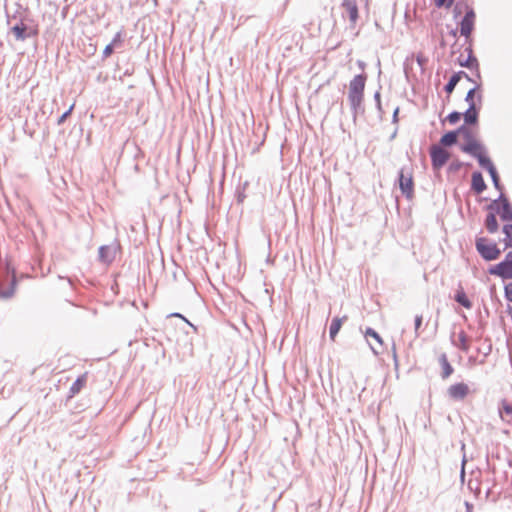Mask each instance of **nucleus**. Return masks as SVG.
<instances>
[{
	"instance_id": "nucleus-18",
	"label": "nucleus",
	"mask_w": 512,
	"mask_h": 512,
	"mask_svg": "<svg viewBox=\"0 0 512 512\" xmlns=\"http://www.w3.org/2000/svg\"><path fill=\"white\" fill-rule=\"evenodd\" d=\"M454 300L462 307L466 309H470L472 307V302L465 293V291L460 288L456 291L454 295Z\"/></svg>"
},
{
	"instance_id": "nucleus-39",
	"label": "nucleus",
	"mask_w": 512,
	"mask_h": 512,
	"mask_svg": "<svg viewBox=\"0 0 512 512\" xmlns=\"http://www.w3.org/2000/svg\"><path fill=\"white\" fill-rule=\"evenodd\" d=\"M459 167H460V165H455V166H454L453 164H450L449 169H450V171H452V170H458V169H459Z\"/></svg>"
},
{
	"instance_id": "nucleus-13",
	"label": "nucleus",
	"mask_w": 512,
	"mask_h": 512,
	"mask_svg": "<svg viewBox=\"0 0 512 512\" xmlns=\"http://www.w3.org/2000/svg\"><path fill=\"white\" fill-rule=\"evenodd\" d=\"M344 13L349 17L352 24H355L358 19V6L356 0H344L341 4Z\"/></svg>"
},
{
	"instance_id": "nucleus-26",
	"label": "nucleus",
	"mask_w": 512,
	"mask_h": 512,
	"mask_svg": "<svg viewBox=\"0 0 512 512\" xmlns=\"http://www.w3.org/2000/svg\"><path fill=\"white\" fill-rule=\"evenodd\" d=\"M499 413L502 419H505L504 415L512 417V403L507 400H502L501 407H499Z\"/></svg>"
},
{
	"instance_id": "nucleus-2",
	"label": "nucleus",
	"mask_w": 512,
	"mask_h": 512,
	"mask_svg": "<svg viewBox=\"0 0 512 512\" xmlns=\"http://www.w3.org/2000/svg\"><path fill=\"white\" fill-rule=\"evenodd\" d=\"M366 79L365 74H360L356 75L349 83L348 97L354 108L358 107L363 100Z\"/></svg>"
},
{
	"instance_id": "nucleus-38",
	"label": "nucleus",
	"mask_w": 512,
	"mask_h": 512,
	"mask_svg": "<svg viewBox=\"0 0 512 512\" xmlns=\"http://www.w3.org/2000/svg\"><path fill=\"white\" fill-rule=\"evenodd\" d=\"M434 2L438 7H441L445 4L446 0H434Z\"/></svg>"
},
{
	"instance_id": "nucleus-30",
	"label": "nucleus",
	"mask_w": 512,
	"mask_h": 512,
	"mask_svg": "<svg viewBox=\"0 0 512 512\" xmlns=\"http://www.w3.org/2000/svg\"><path fill=\"white\" fill-rule=\"evenodd\" d=\"M462 117H463V114L461 112H458V111L450 112V115H449L450 125L456 124L457 122H459L461 120Z\"/></svg>"
},
{
	"instance_id": "nucleus-23",
	"label": "nucleus",
	"mask_w": 512,
	"mask_h": 512,
	"mask_svg": "<svg viewBox=\"0 0 512 512\" xmlns=\"http://www.w3.org/2000/svg\"><path fill=\"white\" fill-rule=\"evenodd\" d=\"M99 258L104 263H110L113 260V251L109 246H102L99 249Z\"/></svg>"
},
{
	"instance_id": "nucleus-25",
	"label": "nucleus",
	"mask_w": 512,
	"mask_h": 512,
	"mask_svg": "<svg viewBox=\"0 0 512 512\" xmlns=\"http://www.w3.org/2000/svg\"><path fill=\"white\" fill-rule=\"evenodd\" d=\"M450 340L451 342L456 345V346H459L462 350L464 351H467L469 346H468V340H467V337L466 335L464 334V332H461L459 335H458V342L453 339L452 337H450Z\"/></svg>"
},
{
	"instance_id": "nucleus-43",
	"label": "nucleus",
	"mask_w": 512,
	"mask_h": 512,
	"mask_svg": "<svg viewBox=\"0 0 512 512\" xmlns=\"http://www.w3.org/2000/svg\"><path fill=\"white\" fill-rule=\"evenodd\" d=\"M449 373H450V375L453 373V368H452V366H451V365H450Z\"/></svg>"
},
{
	"instance_id": "nucleus-27",
	"label": "nucleus",
	"mask_w": 512,
	"mask_h": 512,
	"mask_svg": "<svg viewBox=\"0 0 512 512\" xmlns=\"http://www.w3.org/2000/svg\"><path fill=\"white\" fill-rule=\"evenodd\" d=\"M489 175L491 177V180H492V183H493L495 189L500 191V193L503 192L504 187L501 184L497 169H494L491 172H489Z\"/></svg>"
},
{
	"instance_id": "nucleus-16",
	"label": "nucleus",
	"mask_w": 512,
	"mask_h": 512,
	"mask_svg": "<svg viewBox=\"0 0 512 512\" xmlns=\"http://www.w3.org/2000/svg\"><path fill=\"white\" fill-rule=\"evenodd\" d=\"M87 382V373L82 374L80 377L76 379V381L70 387L69 398L74 397L78 394L86 385Z\"/></svg>"
},
{
	"instance_id": "nucleus-36",
	"label": "nucleus",
	"mask_w": 512,
	"mask_h": 512,
	"mask_svg": "<svg viewBox=\"0 0 512 512\" xmlns=\"http://www.w3.org/2000/svg\"><path fill=\"white\" fill-rule=\"evenodd\" d=\"M122 42V35L120 32H118L115 37L113 38L111 44H113L114 46H117L119 45L120 43Z\"/></svg>"
},
{
	"instance_id": "nucleus-41",
	"label": "nucleus",
	"mask_w": 512,
	"mask_h": 512,
	"mask_svg": "<svg viewBox=\"0 0 512 512\" xmlns=\"http://www.w3.org/2000/svg\"><path fill=\"white\" fill-rule=\"evenodd\" d=\"M443 89L448 93V84L444 85Z\"/></svg>"
},
{
	"instance_id": "nucleus-1",
	"label": "nucleus",
	"mask_w": 512,
	"mask_h": 512,
	"mask_svg": "<svg viewBox=\"0 0 512 512\" xmlns=\"http://www.w3.org/2000/svg\"><path fill=\"white\" fill-rule=\"evenodd\" d=\"M463 10L465 11V14L460 21V33L465 37V44H469L471 43L470 34L474 29L475 12L474 9L467 4V2L462 0L457 2L453 8L454 18L456 19L459 15H461Z\"/></svg>"
},
{
	"instance_id": "nucleus-34",
	"label": "nucleus",
	"mask_w": 512,
	"mask_h": 512,
	"mask_svg": "<svg viewBox=\"0 0 512 512\" xmlns=\"http://www.w3.org/2000/svg\"><path fill=\"white\" fill-rule=\"evenodd\" d=\"M114 47H115V46H114L113 44H111V43H110V44H108V45L104 48V50H103V56H104V58H108L109 56H111V55H112Z\"/></svg>"
},
{
	"instance_id": "nucleus-42",
	"label": "nucleus",
	"mask_w": 512,
	"mask_h": 512,
	"mask_svg": "<svg viewBox=\"0 0 512 512\" xmlns=\"http://www.w3.org/2000/svg\"><path fill=\"white\" fill-rule=\"evenodd\" d=\"M455 0H450V8L452 7V5L454 4Z\"/></svg>"
},
{
	"instance_id": "nucleus-15",
	"label": "nucleus",
	"mask_w": 512,
	"mask_h": 512,
	"mask_svg": "<svg viewBox=\"0 0 512 512\" xmlns=\"http://www.w3.org/2000/svg\"><path fill=\"white\" fill-rule=\"evenodd\" d=\"M464 118V124L476 125L478 123L479 113L475 107V103H470V107L462 113Z\"/></svg>"
},
{
	"instance_id": "nucleus-3",
	"label": "nucleus",
	"mask_w": 512,
	"mask_h": 512,
	"mask_svg": "<svg viewBox=\"0 0 512 512\" xmlns=\"http://www.w3.org/2000/svg\"><path fill=\"white\" fill-rule=\"evenodd\" d=\"M465 153L475 158L480 167L485 169L488 173L496 169L492 160L487 155L486 149L482 143L466 146Z\"/></svg>"
},
{
	"instance_id": "nucleus-14",
	"label": "nucleus",
	"mask_w": 512,
	"mask_h": 512,
	"mask_svg": "<svg viewBox=\"0 0 512 512\" xmlns=\"http://www.w3.org/2000/svg\"><path fill=\"white\" fill-rule=\"evenodd\" d=\"M487 189L486 182L480 171H474L471 178V190L476 194H481Z\"/></svg>"
},
{
	"instance_id": "nucleus-8",
	"label": "nucleus",
	"mask_w": 512,
	"mask_h": 512,
	"mask_svg": "<svg viewBox=\"0 0 512 512\" xmlns=\"http://www.w3.org/2000/svg\"><path fill=\"white\" fill-rule=\"evenodd\" d=\"M465 51L468 53L467 57L464 59L463 58V55H460L458 58H457V63L461 66V67H465V68H468L470 70L472 69H475L476 72H477V77H480V72H479V63H478V60L477 58L474 56L473 54V50H472V46H471V43H469L466 48H465Z\"/></svg>"
},
{
	"instance_id": "nucleus-28",
	"label": "nucleus",
	"mask_w": 512,
	"mask_h": 512,
	"mask_svg": "<svg viewBox=\"0 0 512 512\" xmlns=\"http://www.w3.org/2000/svg\"><path fill=\"white\" fill-rule=\"evenodd\" d=\"M501 205V201L499 200V197L495 200H493L490 204H488L486 206V209L489 211V212H493L495 213V215L498 213L499 211V206Z\"/></svg>"
},
{
	"instance_id": "nucleus-7",
	"label": "nucleus",
	"mask_w": 512,
	"mask_h": 512,
	"mask_svg": "<svg viewBox=\"0 0 512 512\" xmlns=\"http://www.w3.org/2000/svg\"><path fill=\"white\" fill-rule=\"evenodd\" d=\"M399 186L407 198H412L414 193L413 171L410 167H403L399 174Z\"/></svg>"
},
{
	"instance_id": "nucleus-4",
	"label": "nucleus",
	"mask_w": 512,
	"mask_h": 512,
	"mask_svg": "<svg viewBox=\"0 0 512 512\" xmlns=\"http://www.w3.org/2000/svg\"><path fill=\"white\" fill-rule=\"evenodd\" d=\"M475 248L478 254L485 261H493L499 258L501 250L495 242L488 243L485 237H478L475 240Z\"/></svg>"
},
{
	"instance_id": "nucleus-12",
	"label": "nucleus",
	"mask_w": 512,
	"mask_h": 512,
	"mask_svg": "<svg viewBox=\"0 0 512 512\" xmlns=\"http://www.w3.org/2000/svg\"><path fill=\"white\" fill-rule=\"evenodd\" d=\"M365 337L374 353H378L383 348V340L381 336L372 328H367Z\"/></svg>"
},
{
	"instance_id": "nucleus-31",
	"label": "nucleus",
	"mask_w": 512,
	"mask_h": 512,
	"mask_svg": "<svg viewBox=\"0 0 512 512\" xmlns=\"http://www.w3.org/2000/svg\"><path fill=\"white\" fill-rule=\"evenodd\" d=\"M459 136H460V134H459V132H457V129L450 130V134H449L450 147L457 145V144L459 145V143H458Z\"/></svg>"
},
{
	"instance_id": "nucleus-19",
	"label": "nucleus",
	"mask_w": 512,
	"mask_h": 512,
	"mask_svg": "<svg viewBox=\"0 0 512 512\" xmlns=\"http://www.w3.org/2000/svg\"><path fill=\"white\" fill-rule=\"evenodd\" d=\"M344 320H347L346 316H344L343 318L335 317V318L332 319V322H331V325H330V329H329V335H330V339L332 341L335 340L338 332L340 331V329L342 327V324H343Z\"/></svg>"
},
{
	"instance_id": "nucleus-17",
	"label": "nucleus",
	"mask_w": 512,
	"mask_h": 512,
	"mask_svg": "<svg viewBox=\"0 0 512 512\" xmlns=\"http://www.w3.org/2000/svg\"><path fill=\"white\" fill-rule=\"evenodd\" d=\"M484 225H485L487 231L489 233H491V234H494V233H496L498 231L499 224H498V221H497L495 213L489 212L486 215V218H485V221H484Z\"/></svg>"
},
{
	"instance_id": "nucleus-29",
	"label": "nucleus",
	"mask_w": 512,
	"mask_h": 512,
	"mask_svg": "<svg viewBox=\"0 0 512 512\" xmlns=\"http://www.w3.org/2000/svg\"><path fill=\"white\" fill-rule=\"evenodd\" d=\"M479 88V85H475L473 88H471L465 97V101L468 103V107H470V103H475L474 101V94L475 91Z\"/></svg>"
},
{
	"instance_id": "nucleus-33",
	"label": "nucleus",
	"mask_w": 512,
	"mask_h": 512,
	"mask_svg": "<svg viewBox=\"0 0 512 512\" xmlns=\"http://www.w3.org/2000/svg\"><path fill=\"white\" fill-rule=\"evenodd\" d=\"M440 363L442 365V375L445 378L446 376H448V362L446 360L445 354L441 356Z\"/></svg>"
},
{
	"instance_id": "nucleus-24",
	"label": "nucleus",
	"mask_w": 512,
	"mask_h": 512,
	"mask_svg": "<svg viewBox=\"0 0 512 512\" xmlns=\"http://www.w3.org/2000/svg\"><path fill=\"white\" fill-rule=\"evenodd\" d=\"M502 232L505 235L504 244L506 248H512V224L507 223L503 225Z\"/></svg>"
},
{
	"instance_id": "nucleus-35",
	"label": "nucleus",
	"mask_w": 512,
	"mask_h": 512,
	"mask_svg": "<svg viewBox=\"0 0 512 512\" xmlns=\"http://www.w3.org/2000/svg\"><path fill=\"white\" fill-rule=\"evenodd\" d=\"M74 109V104H72L70 106V108L68 109V111H66L58 120V124H62L66 118L71 114L72 110Z\"/></svg>"
},
{
	"instance_id": "nucleus-11",
	"label": "nucleus",
	"mask_w": 512,
	"mask_h": 512,
	"mask_svg": "<svg viewBox=\"0 0 512 512\" xmlns=\"http://www.w3.org/2000/svg\"><path fill=\"white\" fill-rule=\"evenodd\" d=\"M470 393L469 386L464 382L450 385V398L456 401L464 400Z\"/></svg>"
},
{
	"instance_id": "nucleus-6",
	"label": "nucleus",
	"mask_w": 512,
	"mask_h": 512,
	"mask_svg": "<svg viewBox=\"0 0 512 512\" xmlns=\"http://www.w3.org/2000/svg\"><path fill=\"white\" fill-rule=\"evenodd\" d=\"M488 273L504 280L512 279V251H509L501 262L490 266Z\"/></svg>"
},
{
	"instance_id": "nucleus-40",
	"label": "nucleus",
	"mask_w": 512,
	"mask_h": 512,
	"mask_svg": "<svg viewBox=\"0 0 512 512\" xmlns=\"http://www.w3.org/2000/svg\"><path fill=\"white\" fill-rule=\"evenodd\" d=\"M449 34H450V36H452V37H456L457 30L450 29Z\"/></svg>"
},
{
	"instance_id": "nucleus-37",
	"label": "nucleus",
	"mask_w": 512,
	"mask_h": 512,
	"mask_svg": "<svg viewBox=\"0 0 512 512\" xmlns=\"http://www.w3.org/2000/svg\"><path fill=\"white\" fill-rule=\"evenodd\" d=\"M421 324H422V316H416V318H415L416 330L420 328Z\"/></svg>"
},
{
	"instance_id": "nucleus-22",
	"label": "nucleus",
	"mask_w": 512,
	"mask_h": 512,
	"mask_svg": "<svg viewBox=\"0 0 512 512\" xmlns=\"http://www.w3.org/2000/svg\"><path fill=\"white\" fill-rule=\"evenodd\" d=\"M26 30L27 26L23 22L11 28V32L17 40H24L27 37Z\"/></svg>"
},
{
	"instance_id": "nucleus-9",
	"label": "nucleus",
	"mask_w": 512,
	"mask_h": 512,
	"mask_svg": "<svg viewBox=\"0 0 512 512\" xmlns=\"http://www.w3.org/2000/svg\"><path fill=\"white\" fill-rule=\"evenodd\" d=\"M470 125L462 124L459 128H457V132L463 137V143L459 144V148L462 152L465 153L466 146L473 144H481L478 140L475 139Z\"/></svg>"
},
{
	"instance_id": "nucleus-32",
	"label": "nucleus",
	"mask_w": 512,
	"mask_h": 512,
	"mask_svg": "<svg viewBox=\"0 0 512 512\" xmlns=\"http://www.w3.org/2000/svg\"><path fill=\"white\" fill-rule=\"evenodd\" d=\"M504 296L507 301L512 302V282L504 286Z\"/></svg>"
},
{
	"instance_id": "nucleus-20",
	"label": "nucleus",
	"mask_w": 512,
	"mask_h": 512,
	"mask_svg": "<svg viewBox=\"0 0 512 512\" xmlns=\"http://www.w3.org/2000/svg\"><path fill=\"white\" fill-rule=\"evenodd\" d=\"M463 77L467 78L468 81H473L465 71H458V72L453 73L450 76V80H449L450 94L452 93V91L454 90V88L458 84V82L461 80V78H463Z\"/></svg>"
},
{
	"instance_id": "nucleus-21",
	"label": "nucleus",
	"mask_w": 512,
	"mask_h": 512,
	"mask_svg": "<svg viewBox=\"0 0 512 512\" xmlns=\"http://www.w3.org/2000/svg\"><path fill=\"white\" fill-rule=\"evenodd\" d=\"M11 273H12V281H11V287L6 289V290H0V297L1 298H4V299H8L10 297H12L15 293V289H16V273H15V270L13 268H11Z\"/></svg>"
},
{
	"instance_id": "nucleus-5",
	"label": "nucleus",
	"mask_w": 512,
	"mask_h": 512,
	"mask_svg": "<svg viewBox=\"0 0 512 512\" xmlns=\"http://www.w3.org/2000/svg\"><path fill=\"white\" fill-rule=\"evenodd\" d=\"M448 132L443 134L439 145H433L430 150L432 165L435 170L443 167L447 161Z\"/></svg>"
},
{
	"instance_id": "nucleus-10",
	"label": "nucleus",
	"mask_w": 512,
	"mask_h": 512,
	"mask_svg": "<svg viewBox=\"0 0 512 512\" xmlns=\"http://www.w3.org/2000/svg\"><path fill=\"white\" fill-rule=\"evenodd\" d=\"M499 200L501 201V205L499 206L498 215L500 219L505 222L512 221V204L509 199L505 196L503 192L499 195Z\"/></svg>"
}]
</instances>
